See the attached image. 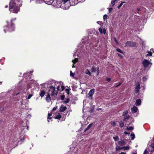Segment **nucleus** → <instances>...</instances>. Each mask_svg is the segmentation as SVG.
I'll use <instances>...</instances> for the list:
<instances>
[{
  "label": "nucleus",
  "instance_id": "nucleus-1",
  "mask_svg": "<svg viewBox=\"0 0 154 154\" xmlns=\"http://www.w3.org/2000/svg\"><path fill=\"white\" fill-rule=\"evenodd\" d=\"M85 0H62V3L61 5L63 9L65 10L68 9L71 5H75L79 2H83Z\"/></svg>",
  "mask_w": 154,
  "mask_h": 154
},
{
  "label": "nucleus",
  "instance_id": "nucleus-2",
  "mask_svg": "<svg viewBox=\"0 0 154 154\" xmlns=\"http://www.w3.org/2000/svg\"><path fill=\"white\" fill-rule=\"evenodd\" d=\"M9 10L12 13L17 14L20 11V8L14 0H11L9 4Z\"/></svg>",
  "mask_w": 154,
  "mask_h": 154
},
{
  "label": "nucleus",
  "instance_id": "nucleus-3",
  "mask_svg": "<svg viewBox=\"0 0 154 154\" xmlns=\"http://www.w3.org/2000/svg\"><path fill=\"white\" fill-rule=\"evenodd\" d=\"M15 19L16 18H15L14 19H11V24L10 26L8 25L5 27V28L4 29V31L5 33L6 32V31H8L11 32L14 30V24L12 23V21L13 20H15Z\"/></svg>",
  "mask_w": 154,
  "mask_h": 154
},
{
  "label": "nucleus",
  "instance_id": "nucleus-4",
  "mask_svg": "<svg viewBox=\"0 0 154 154\" xmlns=\"http://www.w3.org/2000/svg\"><path fill=\"white\" fill-rule=\"evenodd\" d=\"M125 47H137L136 43L134 42L127 41L125 44Z\"/></svg>",
  "mask_w": 154,
  "mask_h": 154
},
{
  "label": "nucleus",
  "instance_id": "nucleus-5",
  "mask_svg": "<svg viewBox=\"0 0 154 154\" xmlns=\"http://www.w3.org/2000/svg\"><path fill=\"white\" fill-rule=\"evenodd\" d=\"M55 88L52 85L50 87V89L49 90V92L51 93V95L52 96H53L55 94L57 95V93H55Z\"/></svg>",
  "mask_w": 154,
  "mask_h": 154
},
{
  "label": "nucleus",
  "instance_id": "nucleus-6",
  "mask_svg": "<svg viewBox=\"0 0 154 154\" xmlns=\"http://www.w3.org/2000/svg\"><path fill=\"white\" fill-rule=\"evenodd\" d=\"M142 64H143L144 69H145L147 68L150 64H151L149 61L146 59H144L142 62Z\"/></svg>",
  "mask_w": 154,
  "mask_h": 154
},
{
  "label": "nucleus",
  "instance_id": "nucleus-7",
  "mask_svg": "<svg viewBox=\"0 0 154 154\" xmlns=\"http://www.w3.org/2000/svg\"><path fill=\"white\" fill-rule=\"evenodd\" d=\"M94 91L95 89H93L91 90L89 92L88 94V98L90 99H91L92 98L93 95L94 94Z\"/></svg>",
  "mask_w": 154,
  "mask_h": 154
},
{
  "label": "nucleus",
  "instance_id": "nucleus-8",
  "mask_svg": "<svg viewBox=\"0 0 154 154\" xmlns=\"http://www.w3.org/2000/svg\"><path fill=\"white\" fill-rule=\"evenodd\" d=\"M140 88V83L138 82L136 84L135 86V92L138 93L139 92V89Z\"/></svg>",
  "mask_w": 154,
  "mask_h": 154
},
{
  "label": "nucleus",
  "instance_id": "nucleus-9",
  "mask_svg": "<svg viewBox=\"0 0 154 154\" xmlns=\"http://www.w3.org/2000/svg\"><path fill=\"white\" fill-rule=\"evenodd\" d=\"M67 109V107L66 106L62 105L60 108V112H63L64 111Z\"/></svg>",
  "mask_w": 154,
  "mask_h": 154
},
{
  "label": "nucleus",
  "instance_id": "nucleus-10",
  "mask_svg": "<svg viewBox=\"0 0 154 154\" xmlns=\"http://www.w3.org/2000/svg\"><path fill=\"white\" fill-rule=\"evenodd\" d=\"M137 108L135 106H133L131 109V112L132 113H135L137 111Z\"/></svg>",
  "mask_w": 154,
  "mask_h": 154
},
{
  "label": "nucleus",
  "instance_id": "nucleus-11",
  "mask_svg": "<svg viewBox=\"0 0 154 154\" xmlns=\"http://www.w3.org/2000/svg\"><path fill=\"white\" fill-rule=\"evenodd\" d=\"M45 94V91L40 90V93L39 94V95L41 97H43Z\"/></svg>",
  "mask_w": 154,
  "mask_h": 154
},
{
  "label": "nucleus",
  "instance_id": "nucleus-12",
  "mask_svg": "<svg viewBox=\"0 0 154 154\" xmlns=\"http://www.w3.org/2000/svg\"><path fill=\"white\" fill-rule=\"evenodd\" d=\"M118 144L121 146H123L125 144V141L123 140H121L118 142Z\"/></svg>",
  "mask_w": 154,
  "mask_h": 154
},
{
  "label": "nucleus",
  "instance_id": "nucleus-13",
  "mask_svg": "<svg viewBox=\"0 0 154 154\" xmlns=\"http://www.w3.org/2000/svg\"><path fill=\"white\" fill-rule=\"evenodd\" d=\"M141 103V100L140 99L137 100L135 102V104L137 106H139L140 105Z\"/></svg>",
  "mask_w": 154,
  "mask_h": 154
},
{
  "label": "nucleus",
  "instance_id": "nucleus-14",
  "mask_svg": "<svg viewBox=\"0 0 154 154\" xmlns=\"http://www.w3.org/2000/svg\"><path fill=\"white\" fill-rule=\"evenodd\" d=\"M46 101L48 102H49L51 100V98L50 97V95L49 94H48V95H47L46 97Z\"/></svg>",
  "mask_w": 154,
  "mask_h": 154
},
{
  "label": "nucleus",
  "instance_id": "nucleus-15",
  "mask_svg": "<svg viewBox=\"0 0 154 154\" xmlns=\"http://www.w3.org/2000/svg\"><path fill=\"white\" fill-rule=\"evenodd\" d=\"M46 4L48 5L52 4L54 2V0H45Z\"/></svg>",
  "mask_w": 154,
  "mask_h": 154
},
{
  "label": "nucleus",
  "instance_id": "nucleus-16",
  "mask_svg": "<svg viewBox=\"0 0 154 154\" xmlns=\"http://www.w3.org/2000/svg\"><path fill=\"white\" fill-rule=\"evenodd\" d=\"M149 147L151 148L150 151L151 152H153L154 150V144H151L149 146Z\"/></svg>",
  "mask_w": 154,
  "mask_h": 154
},
{
  "label": "nucleus",
  "instance_id": "nucleus-17",
  "mask_svg": "<svg viewBox=\"0 0 154 154\" xmlns=\"http://www.w3.org/2000/svg\"><path fill=\"white\" fill-rule=\"evenodd\" d=\"M61 117V115L59 113L54 117L55 119H60Z\"/></svg>",
  "mask_w": 154,
  "mask_h": 154
},
{
  "label": "nucleus",
  "instance_id": "nucleus-18",
  "mask_svg": "<svg viewBox=\"0 0 154 154\" xmlns=\"http://www.w3.org/2000/svg\"><path fill=\"white\" fill-rule=\"evenodd\" d=\"M92 124L91 123L85 129L84 132L86 131H87L92 126Z\"/></svg>",
  "mask_w": 154,
  "mask_h": 154
},
{
  "label": "nucleus",
  "instance_id": "nucleus-19",
  "mask_svg": "<svg viewBox=\"0 0 154 154\" xmlns=\"http://www.w3.org/2000/svg\"><path fill=\"white\" fill-rule=\"evenodd\" d=\"M69 98H67L64 101H63V103L65 104L69 102Z\"/></svg>",
  "mask_w": 154,
  "mask_h": 154
},
{
  "label": "nucleus",
  "instance_id": "nucleus-20",
  "mask_svg": "<svg viewBox=\"0 0 154 154\" xmlns=\"http://www.w3.org/2000/svg\"><path fill=\"white\" fill-rule=\"evenodd\" d=\"M130 137L131 140H133L135 137L134 134V133H131L130 135Z\"/></svg>",
  "mask_w": 154,
  "mask_h": 154
},
{
  "label": "nucleus",
  "instance_id": "nucleus-21",
  "mask_svg": "<svg viewBox=\"0 0 154 154\" xmlns=\"http://www.w3.org/2000/svg\"><path fill=\"white\" fill-rule=\"evenodd\" d=\"M85 73L86 74H87L90 76H91V72H90L89 70L88 69H87L86 70V71L85 72Z\"/></svg>",
  "mask_w": 154,
  "mask_h": 154
},
{
  "label": "nucleus",
  "instance_id": "nucleus-22",
  "mask_svg": "<svg viewBox=\"0 0 154 154\" xmlns=\"http://www.w3.org/2000/svg\"><path fill=\"white\" fill-rule=\"evenodd\" d=\"M147 53H148V54L146 55V57H147V56H152V52L151 51H148Z\"/></svg>",
  "mask_w": 154,
  "mask_h": 154
},
{
  "label": "nucleus",
  "instance_id": "nucleus-23",
  "mask_svg": "<svg viewBox=\"0 0 154 154\" xmlns=\"http://www.w3.org/2000/svg\"><path fill=\"white\" fill-rule=\"evenodd\" d=\"M91 70L92 72H96V69L94 66H92V67L91 69Z\"/></svg>",
  "mask_w": 154,
  "mask_h": 154
},
{
  "label": "nucleus",
  "instance_id": "nucleus-24",
  "mask_svg": "<svg viewBox=\"0 0 154 154\" xmlns=\"http://www.w3.org/2000/svg\"><path fill=\"white\" fill-rule=\"evenodd\" d=\"M52 115V114L51 112L49 113L48 114V119H51V118L50 117Z\"/></svg>",
  "mask_w": 154,
  "mask_h": 154
},
{
  "label": "nucleus",
  "instance_id": "nucleus-25",
  "mask_svg": "<svg viewBox=\"0 0 154 154\" xmlns=\"http://www.w3.org/2000/svg\"><path fill=\"white\" fill-rule=\"evenodd\" d=\"M113 138L115 141H117L119 140V137L118 136L113 137Z\"/></svg>",
  "mask_w": 154,
  "mask_h": 154
},
{
  "label": "nucleus",
  "instance_id": "nucleus-26",
  "mask_svg": "<svg viewBox=\"0 0 154 154\" xmlns=\"http://www.w3.org/2000/svg\"><path fill=\"white\" fill-rule=\"evenodd\" d=\"M125 3V2H121V3L119 4V5L118 6L117 8L118 9H119L120 7L122 6V5L123 3Z\"/></svg>",
  "mask_w": 154,
  "mask_h": 154
},
{
  "label": "nucleus",
  "instance_id": "nucleus-27",
  "mask_svg": "<svg viewBox=\"0 0 154 154\" xmlns=\"http://www.w3.org/2000/svg\"><path fill=\"white\" fill-rule=\"evenodd\" d=\"M78 61V59L75 58L74 60H72V62L74 64H75Z\"/></svg>",
  "mask_w": 154,
  "mask_h": 154
},
{
  "label": "nucleus",
  "instance_id": "nucleus-28",
  "mask_svg": "<svg viewBox=\"0 0 154 154\" xmlns=\"http://www.w3.org/2000/svg\"><path fill=\"white\" fill-rule=\"evenodd\" d=\"M25 139V138L24 137H23V138H21L20 140L19 141V143L20 144H21V142H23L24 140Z\"/></svg>",
  "mask_w": 154,
  "mask_h": 154
},
{
  "label": "nucleus",
  "instance_id": "nucleus-29",
  "mask_svg": "<svg viewBox=\"0 0 154 154\" xmlns=\"http://www.w3.org/2000/svg\"><path fill=\"white\" fill-rule=\"evenodd\" d=\"M116 150L117 151L119 150H121L122 149H123L122 147H120L119 146H117L116 147Z\"/></svg>",
  "mask_w": 154,
  "mask_h": 154
},
{
  "label": "nucleus",
  "instance_id": "nucleus-30",
  "mask_svg": "<svg viewBox=\"0 0 154 154\" xmlns=\"http://www.w3.org/2000/svg\"><path fill=\"white\" fill-rule=\"evenodd\" d=\"M122 148L125 150H128L129 149V147L128 146H124L122 147Z\"/></svg>",
  "mask_w": 154,
  "mask_h": 154
},
{
  "label": "nucleus",
  "instance_id": "nucleus-31",
  "mask_svg": "<svg viewBox=\"0 0 154 154\" xmlns=\"http://www.w3.org/2000/svg\"><path fill=\"white\" fill-rule=\"evenodd\" d=\"M116 50L117 51H118V52H119L121 53H122V54L123 53V51L119 48H117V49H116Z\"/></svg>",
  "mask_w": 154,
  "mask_h": 154
},
{
  "label": "nucleus",
  "instance_id": "nucleus-32",
  "mask_svg": "<svg viewBox=\"0 0 154 154\" xmlns=\"http://www.w3.org/2000/svg\"><path fill=\"white\" fill-rule=\"evenodd\" d=\"M128 112L127 110L124 111L123 112L122 116H125L127 114Z\"/></svg>",
  "mask_w": 154,
  "mask_h": 154
},
{
  "label": "nucleus",
  "instance_id": "nucleus-33",
  "mask_svg": "<svg viewBox=\"0 0 154 154\" xmlns=\"http://www.w3.org/2000/svg\"><path fill=\"white\" fill-rule=\"evenodd\" d=\"M130 117V116H127L125 117L124 119H123V121H125L127 119H128Z\"/></svg>",
  "mask_w": 154,
  "mask_h": 154
},
{
  "label": "nucleus",
  "instance_id": "nucleus-34",
  "mask_svg": "<svg viewBox=\"0 0 154 154\" xmlns=\"http://www.w3.org/2000/svg\"><path fill=\"white\" fill-rule=\"evenodd\" d=\"M127 129L128 130H131L133 129L134 128L132 127H127Z\"/></svg>",
  "mask_w": 154,
  "mask_h": 154
},
{
  "label": "nucleus",
  "instance_id": "nucleus-35",
  "mask_svg": "<svg viewBox=\"0 0 154 154\" xmlns=\"http://www.w3.org/2000/svg\"><path fill=\"white\" fill-rule=\"evenodd\" d=\"M70 76H72L73 77H74V73L72 72V71H70Z\"/></svg>",
  "mask_w": 154,
  "mask_h": 154
},
{
  "label": "nucleus",
  "instance_id": "nucleus-36",
  "mask_svg": "<svg viewBox=\"0 0 154 154\" xmlns=\"http://www.w3.org/2000/svg\"><path fill=\"white\" fill-rule=\"evenodd\" d=\"M99 31L101 33H103V28L102 27H100L99 29Z\"/></svg>",
  "mask_w": 154,
  "mask_h": 154
},
{
  "label": "nucleus",
  "instance_id": "nucleus-37",
  "mask_svg": "<svg viewBox=\"0 0 154 154\" xmlns=\"http://www.w3.org/2000/svg\"><path fill=\"white\" fill-rule=\"evenodd\" d=\"M120 125L121 127H122L124 126V123L122 122H120Z\"/></svg>",
  "mask_w": 154,
  "mask_h": 154
},
{
  "label": "nucleus",
  "instance_id": "nucleus-38",
  "mask_svg": "<svg viewBox=\"0 0 154 154\" xmlns=\"http://www.w3.org/2000/svg\"><path fill=\"white\" fill-rule=\"evenodd\" d=\"M107 15L106 14H105L103 16V19L104 20L106 19L107 17Z\"/></svg>",
  "mask_w": 154,
  "mask_h": 154
},
{
  "label": "nucleus",
  "instance_id": "nucleus-39",
  "mask_svg": "<svg viewBox=\"0 0 154 154\" xmlns=\"http://www.w3.org/2000/svg\"><path fill=\"white\" fill-rule=\"evenodd\" d=\"M66 91V92L68 94H69V89H66L65 90Z\"/></svg>",
  "mask_w": 154,
  "mask_h": 154
},
{
  "label": "nucleus",
  "instance_id": "nucleus-40",
  "mask_svg": "<svg viewBox=\"0 0 154 154\" xmlns=\"http://www.w3.org/2000/svg\"><path fill=\"white\" fill-rule=\"evenodd\" d=\"M111 124L113 126H114L115 125V123L114 121H112L111 122Z\"/></svg>",
  "mask_w": 154,
  "mask_h": 154
},
{
  "label": "nucleus",
  "instance_id": "nucleus-41",
  "mask_svg": "<svg viewBox=\"0 0 154 154\" xmlns=\"http://www.w3.org/2000/svg\"><path fill=\"white\" fill-rule=\"evenodd\" d=\"M57 108V106H56L55 107H54L53 109H52V111H54L55 110H56Z\"/></svg>",
  "mask_w": 154,
  "mask_h": 154
},
{
  "label": "nucleus",
  "instance_id": "nucleus-42",
  "mask_svg": "<svg viewBox=\"0 0 154 154\" xmlns=\"http://www.w3.org/2000/svg\"><path fill=\"white\" fill-rule=\"evenodd\" d=\"M65 97V96L64 95H61L60 97V99L61 100H64Z\"/></svg>",
  "mask_w": 154,
  "mask_h": 154
},
{
  "label": "nucleus",
  "instance_id": "nucleus-43",
  "mask_svg": "<svg viewBox=\"0 0 154 154\" xmlns=\"http://www.w3.org/2000/svg\"><path fill=\"white\" fill-rule=\"evenodd\" d=\"M114 41H115V42H116V44H118V42L117 41L116 39V37H115L114 38Z\"/></svg>",
  "mask_w": 154,
  "mask_h": 154
},
{
  "label": "nucleus",
  "instance_id": "nucleus-44",
  "mask_svg": "<svg viewBox=\"0 0 154 154\" xmlns=\"http://www.w3.org/2000/svg\"><path fill=\"white\" fill-rule=\"evenodd\" d=\"M32 94H29V95L28 96L27 99H30L31 98V97H32Z\"/></svg>",
  "mask_w": 154,
  "mask_h": 154
},
{
  "label": "nucleus",
  "instance_id": "nucleus-45",
  "mask_svg": "<svg viewBox=\"0 0 154 154\" xmlns=\"http://www.w3.org/2000/svg\"><path fill=\"white\" fill-rule=\"evenodd\" d=\"M147 79V78L146 77L144 76L143 77V79L144 81H146Z\"/></svg>",
  "mask_w": 154,
  "mask_h": 154
},
{
  "label": "nucleus",
  "instance_id": "nucleus-46",
  "mask_svg": "<svg viewBox=\"0 0 154 154\" xmlns=\"http://www.w3.org/2000/svg\"><path fill=\"white\" fill-rule=\"evenodd\" d=\"M118 56L120 58H122L123 57V56L122 55L120 54H118Z\"/></svg>",
  "mask_w": 154,
  "mask_h": 154
},
{
  "label": "nucleus",
  "instance_id": "nucleus-47",
  "mask_svg": "<svg viewBox=\"0 0 154 154\" xmlns=\"http://www.w3.org/2000/svg\"><path fill=\"white\" fill-rule=\"evenodd\" d=\"M97 75H98L99 74V67H98L97 68Z\"/></svg>",
  "mask_w": 154,
  "mask_h": 154
},
{
  "label": "nucleus",
  "instance_id": "nucleus-48",
  "mask_svg": "<svg viewBox=\"0 0 154 154\" xmlns=\"http://www.w3.org/2000/svg\"><path fill=\"white\" fill-rule=\"evenodd\" d=\"M64 87L63 86H61V91H63L64 89Z\"/></svg>",
  "mask_w": 154,
  "mask_h": 154
},
{
  "label": "nucleus",
  "instance_id": "nucleus-49",
  "mask_svg": "<svg viewBox=\"0 0 154 154\" xmlns=\"http://www.w3.org/2000/svg\"><path fill=\"white\" fill-rule=\"evenodd\" d=\"M103 32L104 34H105L106 33V30L105 29H103Z\"/></svg>",
  "mask_w": 154,
  "mask_h": 154
},
{
  "label": "nucleus",
  "instance_id": "nucleus-50",
  "mask_svg": "<svg viewBox=\"0 0 154 154\" xmlns=\"http://www.w3.org/2000/svg\"><path fill=\"white\" fill-rule=\"evenodd\" d=\"M110 80H111V79L110 78H107L106 79V80L108 82L110 81Z\"/></svg>",
  "mask_w": 154,
  "mask_h": 154
},
{
  "label": "nucleus",
  "instance_id": "nucleus-51",
  "mask_svg": "<svg viewBox=\"0 0 154 154\" xmlns=\"http://www.w3.org/2000/svg\"><path fill=\"white\" fill-rule=\"evenodd\" d=\"M150 51H151L152 53H154V49H153V48L151 49H150Z\"/></svg>",
  "mask_w": 154,
  "mask_h": 154
},
{
  "label": "nucleus",
  "instance_id": "nucleus-52",
  "mask_svg": "<svg viewBox=\"0 0 154 154\" xmlns=\"http://www.w3.org/2000/svg\"><path fill=\"white\" fill-rule=\"evenodd\" d=\"M147 153H148V152L146 150H145L143 154H147Z\"/></svg>",
  "mask_w": 154,
  "mask_h": 154
},
{
  "label": "nucleus",
  "instance_id": "nucleus-53",
  "mask_svg": "<svg viewBox=\"0 0 154 154\" xmlns=\"http://www.w3.org/2000/svg\"><path fill=\"white\" fill-rule=\"evenodd\" d=\"M112 8H109V12H110L112 11Z\"/></svg>",
  "mask_w": 154,
  "mask_h": 154
},
{
  "label": "nucleus",
  "instance_id": "nucleus-54",
  "mask_svg": "<svg viewBox=\"0 0 154 154\" xmlns=\"http://www.w3.org/2000/svg\"><path fill=\"white\" fill-rule=\"evenodd\" d=\"M124 134H129V133H128L127 131H125V132H124Z\"/></svg>",
  "mask_w": 154,
  "mask_h": 154
},
{
  "label": "nucleus",
  "instance_id": "nucleus-55",
  "mask_svg": "<svg viewBox=\"0 0 154 154\" xmlns=\"http://www.w3.org/2000/svg\"><path fill=\"white\" fill-rule=\"evenodd\" d=\"M121 83H120L119 84V85H118L116 86H115V87L116 88H117V87H118V86H120L121 85Z\"/></svg>",
  "mask_w": 154,
  "mask_h": 154
},
{
  "label": "nucleus",
  "instance_id": "nucleus-56",
  "mask_svg": "<svg viewBox=\"0 0 154 154\" xmlns=\"http://www.w3.org/2000/svg\"><path fill=\"white\" fill-rule=\"evenodd\" d=\"M60 88V87L59 86H58L57 87V90H58V91H60V89H59Z\"/></svg>",
  "mask_w": 154,
  "mask_h": 154
},
{
  "label": "nucleus",
  "instance_id": "nucleus-57",
  "mask_svg": "<svg viewBox=\"0 0 154 154\" xmlns=\"http://www.w3.org/2000/svg\"><path fill=\"white\" fill-rule=\"evenodd\" d=\"M119 154H126L125 153L123 152H122L121 153H119Z\"/></svg>",
  "mask_w": 154,
  "mask_h": 154
},
{
  "label": "nucleus",
  "instance_id": "nucleus-58",
  "mask_svg": "<svg viewBox=\"0 0 154 154\" xmlns=\"http://www.w3.org/2000/svg\"><path fill=\"white\" fill-rule=\"evenodd\" d=\"M137 11L138 12L140 10V9L139 8H137Z\"/></svg>",
  "mask_w": 154,
  "mask_h": 154
},
{
  "label": "nucleus",
  "instance_id": "nucleus-59",
  "mask_svg": "<svg viewBox=\"0 0 154 154\" xmlns=\"http://www.w3.org/2000/svg\"><path fill=\"white\" fill-rule=\"evenodd\" d=\"M72 68L75 67V66L73 64V65H72Z\"/></svg>",
  "mask_w": 154,
  "mask_h": 154
},
{
  "label": "nucleus",
  "instance_id": "nucleus-60",
  "mask_svg": "<svg viewBox=\"0 0 154 154\" xmlns=\"http://www.w3.org/2000/svg\"><path fill=\"white\" fill-rule=\"evenodd\" d=\"M5 7L6 8H7L8 7V5H6L5 6Z\"/></svg>",
  "mask_w": 154,
  "mask_h": 154
},
{
  "label": "nucleus",
  "instance_id": "nucleus-61",
  "mask_svg": "<svg viewBox=\"0 0 154 154\" xmlns=\"http://www.w3.org/2000/svg\"><path fill=\"white\" fill-rule=\"evenodd\" d=\"M101 109L100 108H98V109H97V110H100Z\"/></svg>",
  "mask_w": 154,
  "mask_h": 154
},
{
  "label": "nucleus",
  "instance_id": "nucleus-62",
  "mask_svg": "<svg viewBox=\"0 0 154 154\" xmlns=\"http://www.w3.org/2000/svg\"><path fill=\"white\" fill-rule=\"evenodd\" d=\"M43 84H42L41 85H43Z\"/></svg>",
  "mask_w": 154,
  "mask_h": 154
},
{
  "label": "nucleus",
  "instance_id": "nucleus-63",
  "mask_svg": "<svg viewBox=\"0 0 154 154\" xmlns=\"http://www.w3.org/2000/svg\"><path fill=\"white\" fill-rule=\"evenodd\" d=\"M73 56H74V57H75V54H73Z\"/></svg>",
  "mask_w": 154,
  "mask_h": 154
},
{
  "label": "nucleus",
  "instance_id": "nucleus-64",
  "mask_svg": "<svg viewBox=\"0 0 154 154\" xmlns=\"http://www.w3.org/2000/svg\"><path fill=\"white\" fill-rule=\"evenodd\" d=\"M3 109H4V108H2V110H3Z\"/></svg>",
  "mask_w": 154,
  "mask_h": 154
}]
</instances>
